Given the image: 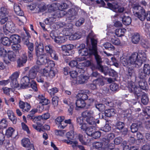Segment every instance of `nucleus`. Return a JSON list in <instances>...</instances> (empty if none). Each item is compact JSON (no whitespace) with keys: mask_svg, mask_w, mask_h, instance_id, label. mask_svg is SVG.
Here are the masks:
<instances>
[{"mask_svg":"<svg viewBox=\"0 0 150 150\" xmlns=\"http://www.w3.org/2000/svg\"><path fill=\"white\" fill-rule=\"evenodd\" d=\"M120 59L123 65L128 68L129 74L131 76L134 74L133 68L140 67L146 60V56L144 52L141 50L138 53H133L128 57H122Z\"/></svg>","mask_w":150,"mask_h":150,"instance_id":"f257e3e1","label":"nucleus"},{"mask_svg":"<svg viewBox=\"0 0 150 150\" xmlns=\"http://www.w3.org/2000/svg\"><path fill=\"white\" fill-rule=\"evenodd\" d=\"M68 6L66 3H63L62 4H59L53 3L49 6L48 10L50 12L58 10V12L59 13L57 15L58 17H61L67 15L69 18L74 17L76 14V12L75 9L73 8L69 10L67 13L65 11V10L68 8Z\"/></svg>","mask_w":150,"mask_h":150,"instance_id":"f03ea898","label":"nucleus"},{"mask_svg":"<svg viewBox=\"0 0 150 150\" xmlns=\"http://www.w3.org/2000/svg\"><path fill=\"white\" fill-rule=\"evenodd\" d=\"M55 65L53 61H50L48 63V65L41 69L40 73L46 79H50L53 78L55 76L56 71L54 70L53 67Z\"/></svg>","mask_w":150,"mask_h":150,"instance_id":"7ed1b4c3","label":"nucleus"},{"mask_svg":"<svg viewBox=\"0 0 150 150\" xmlns=\"http://www.w3.org/2000/svg\"><path fill=\"white\" fill-rule=\"evenodd\" d=\"M148 87L147 82L144 79H142L139 81L138 84L134 82L129 83L128 89L130 92L137 94L140 92L141 89L146 90Z\"/></svg>","mask_w":150,"mask_h":150,"instance_id":"20e7f679","label":"nucleus"},{"mask_svg":"<svg viewBox=\"0 0 150 150\" xmlns=\"http://www.w3.org/2000/svg\"><path fill=\"white\" fill-rule=\"evenodd\" d=\"M134 15L142 21H144L146 18L147 20L150 21V11L145 13L144 9L139 5H135L133 8Z\"/></svg>","mask_w":150,"mask_h":150,"instance_id":"39448f33","label":"nucleus"},{"mask_svg":"<svg viewBox=\"0 0 150 150\" xmlns=\"http://www.w3.org/2000/svg\"><path fill=\"white\" fill-rule=\"evenodd\" d=\"M82 116L86 118V121L89 125L96 126V123L99 124V120L94 116L93 111H85L82 113Z\"/></svg>","mask_w":150,"mask_h":150,"instance_id":"423d86ee","label":"nucleus"},{"mask_svg":"<svg viewBox=\"0 0 150 150\" xmlns=\"http://www.w3.org/2000/svg\"><path fill=\"white\" fill-rule=\"evenodd\" d=\"M92 47V49H89V54L90 55L93 54L95 56L96 59L98 63L101 61V58L97 54L96 44L97 40L93 38L91 39Z\"/></svg>","mask_w":150,"mask_h":150,"instance_id":"0eeeda50","label":"nucleus"},{"mask_svg":"<svg viewBox=\"0 0 150 150\" xmlns=\"http://www.w3.org/2000/svg\"><path fill=\"white\" fill-rule=\"evenodd\" d=\"M79 47V53L81 56V57L77 58L76 60V61L80 62L86 59L88 57L87 56L89 52L88 49L85 48V45L84 44H81Z\"/></svg>","mask_w":150,"mask_h":150,"instance_id":"6e6552de","label":"nucleus"},{"mask_svg":"<svg viewBox=\"0 0 150 150\" xmlns=\"http://www.w3.org/2000/svg\"><path fill=\"white\" fill-rule=\"evenodd\" d=\"M107 5L110 9L116 12L122 13L125 11V13H127L129 12V10H128L127 11H126V9L125 7L120 4L117 3L111 4L108 3Z\"/></svg>","mask_w":150,"mask_h":150,"instance_id":"1a4fd4ad","label":"nucleus"},{"mask_svg":"<svg viewBox=\"0 0 150 150\" xmlns=\"http://www.w3.org/2000/svg\"><path fill=\"white\" fill-rule=\"evenodd\" d=\"M36 55L37 58V63L39 65L45 64L46 65H48V62L50 61H52L48 58L46 54L43 53Z\"/></svg>","mask_w":150,"mask_h":150,"instance_id":"9d476101","label":"nucleus"},{"mask_svg":"<svg viewBox=\"0 0 150 150\" xmlns=\"http://www.w3.org/2000/svg\"><path fill=\"white\" fill-rule=\"evenodd\" d=\"M142 117L147 124H150V107L147 106L142 109Z\"/></svg>","mask_w":150,"mask_h":150,"instance_id":"9b49d317","label":"nucleus"},{"mask_svg":"<svg viewBox=\"0 0 150 150\" xmlns=\"http://www.w3.org/2000/svg\"><path fill=\"white\" fill-rule=\"evenodd\" d=\"M19 75V74L18 72H15L10 77V79L11 80V86L13 88H17L19 86V84L17 81Z\"/></svg>","mask_w":150,"mask_h":150,"instance_id":"f8f14e48","label":"nucleus"},{"mask_svg":"<svg viewBox=\"0 0 150 150\" xmlns=\"http://www.w3.org/2000/svg\"><path fill=\"white\" fill-rule=\"evenodd\" d=\"M60 26L61 27H64L63 31L65 32V35H69L71 33V32L73 30L72 28L73 25L71 23H68L65 25V23L62 22L60 23L59 24Z\"/></svg>","mask_w":150,"mask_h":150,"instance_id":"ddd939ff","label":"nucleus"},{"mask_svg":"<svg viewBox=\"0 0 150 150\" xmlns=\"http://www.w3.org/2000/svg\"><path fill=\"white\" fill-rule=\"evenodd\" d=\"M3 30L6 34H7L9 32H13L15 30L14 24L11 22L7 23L5 27L3 28Z\"/></svg>","mask_w":150,"mask_h":150,"instance_id":"4468645a","label":"nucleus"},{"mask_svg":"<svg viewBox=\"0 0 150 150\" xmlns=\"http://www.w3.org/2000/svg\"><path fill=\"white\" fill-rule=\"evenodd\" d=\"M45 49L46 51L50 54L51 57L54 59L57 60L58 56L55 51L54 50L52 47L50 45H46L45 47Z\"/></svg>","mask_w":150,"mask_h":150,"instance_id":"2eb2a0df","label":"nucleus"},{"mask_svg":"<svg viewBox=\"0 0 150 150\" xmlns=\"http://www.w3.org/2000/svg\"><path fill=\"white\" fill-rule=\"evenodd\" d=\"M30 78L27 76H24L21 80V88H26L30 86Z\"/></svg>","mask_w":150,"mask_h":150,"instance_id":"dca6fc26","label":"nucleus"},{"mask_svg":"<svg viewBox=\"0 0 150 150\" xmlns=\"http://www.w3.org/2000/svg\"><path fill=\"white\" fill-rule=\"evenodd\" d=\"M35 50L36 55L42 54L44 51V47L43 44L36 41L35 42Z\"/></svg>","mask_w":150,"mask_h":150,"instance_id":"f3484780","label":"nucleus"},{"mask_svg":"<svg viewBox=\"0 0 150 150\" xmlns=\"http://www.w3.org/2000/svg\"><path fill=\"white\" fill-rule=\"evenodd\" d=\"M88 79V76L81 74L76 79V81L74 80L72 81V82L74 84H82L85 83Z\"/></svg>","mask_w":150,"mask_h":150,"instance_id":"a211bd4d","label":"nucleus"},{"mask_svg":"<svg viewBox=\"0 0 150 150\" xmlns=\"http://www.w3.org/2000/svg\"><path fill=\"white\" fill-rule=\"evenodd\" d=\"M19 107L24 112H28L30 108V105L27 103L20 101L19 102Z\"/></svg>","mask_w":150,"mask_h":150,"instance_id":"6ab92c4d","label":"nucleus"},{"mask_svg":"<svg viewBox=\"0 0 150 150\" xmlns=\"http://www.w3.org/2000/svg\"><path fill=\"white\" fill-rule=\"evenodd\" d=\"M70 35H68L69 36V39L70 40H75L79 39L81 38L82 35L81 33L79 32H77L74 33H73V31L71 32Z\"/></svg>","mask_w":150,"mask_h":150,"instance_id":"aec40b11","label":"nucleus"},{"mask_svg":"<svg viewBox=\"0 0 150 150\" xmlns=\"http://www.w3.org/2000/svg\"><path fill=\"white\" fill-rule=\"evenodd\" d=\"M74 46L72 44H69L62 46V49L65 53L66 55H69V52L73 48Z\"/></svg>","mask_w":150,"mask_h":150,"instance_id":"412c9836","label":"nucleus"},{"mask_svg":"<svg viewBox=\"0 0 150 150\" xmlns=\"http://www.w3.org/2000/svg\"><path fill=\"white\" fill-rule=\"evenodd\" d=\"M89 93V91L88 90H85L81 91L77 95V96L82 100H86L88 98L87 94Z\"/></svg>","mask_w":150,"mask_h":150,"instance_id":"4be33fe9","label":"nucleus"},{"mask_svg":"<svg viewBox=\"0 0 150 150\" xmlns=\"http://www.w3.org/2000/svg\"><path fill=\"white\" fill-rule=\"evenodd\" d=\"M37 99L39 101L40 103L42 105H47L50 102L48 99H46L43 95L41 94L39 95L37 97Z\"/></svg>","mask_w":150,"mask_h":150,"instance_id":"5701e85b","label":"nucleus"},{"mask_svg":"<svg viewBox=\"0 0 150 150\" xmlns=\"http://www.w3.org/2000/svg\"><path fill=\"white\" fill-rule=\"evenodd\" d=\"M83 116L82 117H80L77 118V122L78 125L81 126L80 128L81 129L84 130L86 128V124L83 121Z\"/></svg>","mask_w":150,"mask_h":150,"instance_id":"b1692460","label":"nucleus"},{"mask_svg":"<svg viewBox=\"0 0 150 150\" xmlns=\"http://www.w3.org/2000/svg\"><path fill=\"white\" fill-rule=\"evenodd\" d=\"M37 71L38 70L36 67H33L31 68L28 74V77L30 79H34L35 78Z\"/></svg>","mask_w":150,"mask_h":150,"instance_id":"393cba45","label":"nucleus"},{"mask_svg":"<svg viewBox=\"0 0 150 150\" xmlns=\"http://www.w3.org/2000/svg\"><path fill=\"white\" fill-rule=\"evenodd\" d=\"M102 62V60L99 63L97 62L98 65V67L99 70L102 72L105 75H106L108 74L109 69L106 66H103L100 65V63Z\"/></svg>","mask_w":150,"mask_h":150,"instance_id":"a878e982","label":"nucleus"},{"mask_svg":"<svg viewBox=\"0 0 150 150\" xmlns=\"http://www.w3.org/2000/svg\"><path fill=\"white\" fill-rule=\"evenodd\" d=\"M65 117L64 116H59L57 117L55 120V122L56 124H59L58 126V128L60 129L64 128L65 127L67 126L65 125L64 126L62 125L61 122L64 119Z\"/></svg>","mask_w":150,"mask_h":150,"instance_id":"bb28decb","label":"nucleus"},{"mask_svg":"<svg viewBox=\"0 0 150 150\" xmlns=\"http://www.w3.org/2000/svg\"><path fill=\"white\" fill-rule=\"evenodd\" d=\"M14 10L16 13L18 15L23 16V13L21 11L18 4L17 3H14Z\"/></svg>","mask_w":150,"mask_h":150,"instance_id":"cd10ccee","label":"nucleus"},{"mask_svg":"<svg viewBox=\"0 0 150 150\" xmlns=\"http://www.w3.org/2000/svg\"><path fill=\"white\" fill-rule=\"evenodd\" d=\"M54 41L57 43H62L64 42L65 40V38L63 36H58L57 37L54 36L52 37Z\"/></svg>","mask_w":150,"mask_h":150,"instance_id":"c85d7f7f","label":"nucleus"},{"mask_svg":"<svg viewBox=\"0 0 150 150\" xmlns=\"http://www.w3.org/2000/svg\"><path fill=\"white\" fill-rule=\"evenodd\" d=\"M102 82L103 81L101 79H98L93 81V83L90 85V87L92 89H95L97 88V85L101 84Z\"/></svg>","mask_w":150,"mask_h":150,"instance_id":"c756f323","label":"nucleus"},{"mask_svg":"<svg viewBox=\"0 0 150 150\" xmlns=\"http://www.w3.org/2000/svg\"><path fill=\"white\" fill-rule=\"evenodd\" d=\"M0 22L1 24L4 23L8 20V15L3 12L0 13Z\"/></svg>","mask_w":150,"mask_h":150,"instance_id":"7c9ffc66","label":"nucleus"},{"mask_svg":"<svg viewBox=\"0 0 150 150\" xmlns=\"http://www.w3.org/2000/svg\"><path fill=\"white\" fill-rule=\"evenodd\" d=\"M95 127L96 126H93L90 127H87L86 126L85 129L83 130L85 131L86 133L88 135L91 136L94 131L95 130Z\"/></svg>","mask_w":150,"mask_h":150,"instance_id":"2f4dec72","label":"nucleus"},{"mask_svg":"<svg viewBox=\"0 0 150 150\" xmlns=\"http://www.w3.org/2000/svg\"><path fill=\"white\" fill-rule=\"evenodd\" d=\"M140 39V35L138 33H134L132 37V41L134 44H137Z\"/></svg>","mask_w":150,"mask_h":150,"instance_id":"473e14b6","label":"nucleus"},{"mask_svg":"<svg viewBox=\"0 0 150 150\" xmlns=\"http://www.w3.org/2000/svg\"><path fill=\"white\" fill-rule=\"evenodd\" d=\"M27 60V57L26 55H24L17 61L18 66L19 67H21L23 66V64H25Z\"/></svg>","mask_w":150,"mask_h":150,"instance_id":"72a5a7b5","label":"nucleus"},{"mask_svg":"<svg viewBox=\"0 0 150 150\" xmlns=\"http://www.w3.org/2000/svg\"><path fill=\"white\" fill-rule=\"evenodd\" d=\"M76 109L77 110L78 108H82L84 107L86 105L84 101L80 99L76 101Z\"/></svg>","mask_w":150,"mask_h":150,"instance_id":"f704fd0d","label":"nucleus"},{"mask_svg":"<svg viewBox=\"0 0 150 150\" xmlns=\"http://www.w3.org/2000/svg\"><path fill=\"white\" fill-rule=\"evenodd\" d=\"M10 38L11 43L13 42V43H18L20 41V37L17 35H12L10 37Z\"/></svg>","mask_w":150,"mask_h":150,"instance_id":"c9c22d12","label":"nucleus"},{"mask_svg":"<svg viewBox=\"0 0 150 150\" xmlns=\"http://www.w3.org/2000/svg\"><path fill=\"white\" fill-rule=\"evenodd\" d=\"M116 112L115 109L111 108L106 110L105 111L104 114L108 117H110L113 116Z\"/></svg>","mask_w":150,"mask_h":150,"instance_id":"e433bc0d","label":"nucleus"},{"mask_svg":"<svg viewBox=\"0 0 150 150\" xmlns=\"http://www.w3.org/2000/svg\"><path fill=\"white\" fill-rule=\"evenodd\" d=\"M122 21L123 24L126 25H128L130 24L132 22L131 18L128 16H124L122 18Z\"/></svg>","mask_w":150,"mask_h":150,"instance_id":"4c0bfd02","label":"nucleus"},{"mask_svg":"<svg viewBox=\"0 0 150 150\" xmlns=\"http://www.w3.org/2000/svg\"><path fill=\"white\" fill-rule=\"evenodd\" d=\"M91 61L88 60L85 62L80 63L76 67L79 69H81L83 67H88L91 65Z\"/></svg>","mask_w":150,"mask_h":150,"instance_id":"58836bf2","label":"nucleus"},{"mask_svg":"<svg viewBox=\"0 0 150 150\" xmlns=\"http://www.w3.org/2000/svg\"><path fill=\"white\" fill-rule=\"evenodd\" d=\"M126 32V30L125 28L118 29L116 30L115 33L118 37H121L124 35Z\"/></svg>","mask_w":150,"mask_h":150,"instance_id":"ea45409f","label":"nucleus"},{"mask_svg":"<svg viewBox=\"0 0 150 150\" xmlns=\"http://www.w3.org/2000/svg\"><path fill=\"white\" fill-rule=\"evenodd\" d=\"M22 146L25 147L30 146V144L29 139L27 138H24L22 140Z\"/></svg>","mask_w":150,"mask_h":150,"instance_id":"a19ab883","label":"nucleus"},{"mask_svg":"<svg viewBox=\"0 0 150 150\" xmlns=\"http://www.w3.org/2000/svg\"><path fill=\"white\" fill-rule=\"evenodd\" d=\"M15 131L14 129L11 127H9L6 131L5 134L8 137H11Z\"/></svg>","mask_w":150,"mask_h":150,"instance_id":"79ce46f5","label":"nucleus"},{"mask_svg":"<svg viewBox=\"0 0 150 150\" xmlns=\"http://www.w3.org/2000/svg\"><path fill=\"white\" fill-rule=\"evenodd\" d=\"M115 136L113 133H110L105 136L104 138L103 139V141H105L107 143H108L110 141L112 140L115 137Z\"/></svg>","mask_w":150,"mask_h":150,"instance_id":"37998d69","label":"nucleus"},{"mask_svg":"<svg viewBox=\"0 0 150 150\" xmlns=\"http://www.w3.org/2000/svg\"><path fill=\"white\" fill-rule=\"evenodd\" d=\"M2 44L8 46L11 44L10 38L9 39L7 37H4L1 38Z\"/></svg>","mask_w":150,"mask_h":150,"instance_id":"c03bdc74","label":"nucleus"},{"mask_svg":"<svg viewBox=\"0 0 150 150\" xmlns=\"http://www.w3.org/2000/svg\"><path fill=\"white\" fill-rule=\"evenodd\" d=\"M141 102L144 105H147L149 102V98L147 95L146 94H143L142 95Z\"/></svg>","mask_w":150,"mask_h":150,"instance_id":"a18cd8bd","label":"nucleus"},{"mask_svg":"<svg viewBox=\"0 0 150 150\" xmlns=\"http://www.w3.org/2000/svg\"><path fill=\"white\" fill-rule=\"evenodd\" d=\"M78 139L79 141L83 145H87L89 142H88L86 141L85 137H84L83 135L81 134L79 135Z\"/></svg>","mask_w":150,"mask_h":150,"instance_id":"49530a36","label":"nucleus"},{"mask_svg":"<svg viewBox=\"0 0 150 150\" xmlns=\"http://www.w3.org/2000/svg\"><path fill=\"white\" fill-rule=\"evenodd\" d=\"M8 57L11 61H13L16 59V55L12 51H9L8 53Z\"/></svg>","mask_w":150,"mask_h":150,"instance_id":"de8ad7c7","label":"nucleus"},{"mask_svg":"<svg viewBox=\"0 0 150 150\" xmlns=\"http://www.w3.org/2000/svg\"><path fill=\"white\" fill-rule=\"evenodd\" d=\"M8 126L7 120L5 119H3L0 121V126L2 129H5Z\"/></svg>","mask_w":150,"mask_h":150,"instance_id":"09e8293b","label":"nucleus"},{"mask_svg":"<svg viewBox=\"0 0 150 150\" xmlns=\"http://www.w3.org/2000/svg\"><path fill=\"white\" fill-rule=\"evenodd\" d=\"M111 42L115 45H118L120 43V40L117 38H116L115 36H113L110 40Z\"/></svg>","mask_w":150,"mask_h":150,"instance_id":"8fccbe9b","label":"nucleus"},{"mask_svg":"<svg viewBox=\"0 0 150 150\" xmlns=\"http://www.w3.org/2000/svg\"><path fill=\"white\" fill-rule=\"evenodd\" d=\"M93 146L96 149H102L103 145V144L100 142H96L94 143Z\"/></svg>","mask_w":150,"mask_h":150,"instance_id":"3c124183","label":"nucleus"},{"mask_svg":"<svg viewBox=\"0 0 150 150\" xmlns=\"http://www.w3.org/2000/svg\"><path fill=\"white\" fill-rule=\"evenodd\" d=\"M103 46L105 49L110 50H112L115 49L114 46L109 42L105 43L104 44Z\"/></svg>","mask_w":150,"mask_h":150,"instance_id":"603ef678","label":"nucleus"},{"mask_svg":"<svg viewBox=\"0 0 150 150\" xmlns=\"http://www.w3.org/2000/svg\"><path fill=\"white\" fill-rule=\"evenodd\" d=\"M143 71L147 75L150 73V66L149 64H145L144 67Z\"/></svg>","mask_w":150,"mask_h":150,"instance_id":"864d4df0","label":"nucleus"},{"mask_svg":"<svg viewBox=\"0 0 150 150\" xmlns=\"http://www.w3.org/2000/svg\"><path fill=\"white\" fill-rule=\"evenodd\" d=\"M59 98L58 97L55 96H54L52 99V103L54 107L55 108L58 105Z\"/></svg>","mask_w":150,"mask_h":150,"instance_id":"5fc2aeb1","label":"nucleus"},{"mask_svg":"<svg viewBox=\"0 0 150 150\" xmlns=\"http://www.w3.org/2000/svg\"><path fill=\"white\" fill-rule=\"evenodd\" d=\"M47 89L48 92L51 96L54 95L58 91V89L56 87L50 89L48 88Z\"/></svg>","mask_w":150,"mask_h":150,"instance_id":"6e6d98bb","label":"nucleus"},{"mask_svg":"<svg viewBox=\"0 0 150 150\" xmlns=\"http://www.w3.org/2000/svg\"><path fill=\"white\" fill-rule=\"evenodd\" d=\"M41 126V125L40 123H39L38 122H37L35 124L32 125V126L37 131L39 132H41L42 131V130L41 129L40 127Z\"/></svg>","mask_w":150,"mask_h":150,"instance_id":"4d7b16f0","label":"nucleus"},{"mask_svg":"<svg viewBox=\"0 0 150 150\" xmlns=\"http://www.w3.org/2000/svg\"><path fill=\"white\" fill-rule=\"evenodd\" d=\"M96 107L100 111H103L105 110V106L102 104H96Z\"/></svg>","mask_w":150,"mask_h":150,"instance_id":"13d9d810","label":"nucleus"},{"mask_svg":"<svg viewBox=\"0 0 150 150\" xmlns=\"http://www.w3.org/2000/svg\"><path fill=\"white\" fill-rule=\"evenodd\" d=\"M138 126L137 124L133 123L131 126V129L132 132L134 133L137 131L138 129Z\"/></svg>","mask_w":150,"mask_h":150,"instance_id":"bf43d9fd","label":"nucleus"},{"mask_svg":"<svg viewBox=\"0 0 150 150\" xmlns=\"http://www.w3.org/2000/svg\"><path fill=\"white\" fill-rule=\"evenodd\" d=\"M110 88L112 91H117L118 89V86L116 83H113L110 85Z\"/></svg>","mask_w":150,"mask_h":150,"instance_id":"052dcab7","label":"nucleus"},{"mask_svg":"<svg viewBox=\"0 0 150 150\" xmlns=\"http://www.w3.org/2000/svg\"><path fill=\"white\" fill-rule=\"evenodd\" d=\"M100 135V133L99 131H95L94 130L91 136L95 139H97L99 137Z\"/></svg>","mask_w":150,"mask_h":150,"instance_id":"680f3d73","label":"nucleus"},{"mask_svg":"<svg viewBox=\"0 0 150 150\" xmlns=\"http://www.w3.org/2000/svg\"><path fill=\"white\" fill-rule=\"evenodd\" d=\"M21 126L23 129L26 131L27 133L29 134L30 133L28 127L24 123L22 122L21 123Z\"/></svg>","mask_w":150,"mask_h":150,"instance_id":"e2e57ef3","label":"nucleus"},{"mask_svg":"<svg viewBox=\"0 0 150 150\" xmlns=\"http://www.w3.org/2000/svg\"><path fill=\"white\" fill-rule=\"evenodd\" d=\"M38 11H39L41 12L44 11L46 9V7L45 5L43 4H40L38 5Z\"/></svg>","mask_w":150,"mask_h":150,"instance_id":"0e129e2a","label":"nucleus"},{"mask_svg":"<svg viewBox=\"0 0 150 150\" xmlns=\"http://www.w3.org/2000/svg\"><path fill=\"white\" fill-rule=\"evenodd\" d=\"M66 131L65 130H57L55 131V133L57 135L63 136L64 135Z\"/></svg>","mask_w":150,"mask_h":150,"instance_id":"69168bd1","label":"nucleus"},{"mask_svg":"<svg viewBox=\"0 0 150 150\" xmlns=\"http://www.w3.org/2000/svg\"><path fill=\"white\" fill-rule=\"evenodd\" d=\"M35 91H37V88L36 82L34 81H32L31 83H30V86Z\"/></svg>","mask_w":150,"mask_h":150,"instance_id":"338daca9","label":"nucleus"},{"mask_svg":"<svg viewBox=\"0 0 150 150\" xmlns=\"http://www.w3.org/2000/svg\"><path fill=\"white\" fill-rule=\"evenodd\" d=\"M147 75L142 70H140L139 72V77L140 78L144 79Z\"/></svg>","mask_w":150,"mask_h":150,"instance_id":"774afa93","label":"nucleus"}]
</instances>
